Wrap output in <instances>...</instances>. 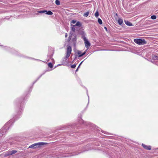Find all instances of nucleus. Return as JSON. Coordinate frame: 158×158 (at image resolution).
<instances>
[{"mask_svg": "<svg viewBox=\"0 0 158 158\" xmlns=\"http://www.w3.org/2000/svg\"><path fill=\"white\" fill-rule=\"evenodd\" d=\"M67 36H68V35H67V34L66 33V34L65 35V37L66 38L67 37Z\"/></svg>", "mask_w": 158, "mask_h": 158, "instance_id": "26", "label": "nucleus"}, {"mask_svg": "<svg viewBox=\"0 0 158 158\" xmlns=\"http://www.w3.org/2000/svg\"><path fill=\"white\" fill-rule=\"evenodd\" d=\"M76 21L75 20H72L71 22V23H72L75 24L76 23Z\"/></svg>", "mask_w": 158, "mask_h": 158, "instance_id": "18", "label": "nucleus"}, {"mask_svg": "<svg viewBox=\"0 0 158 158\" xmlns=\"http://www.w3.org/2000/svg\"><path fill=\"white\" fill-rule=\"evenodd\" d=\"M17 152L16 150H13L11 151H9L7 152L6 155L7 156H9L15 154Z\"/></svg>", "mask_w": 158, "mask_h": 158, "instance_id": "5", "label": "nucleus"}, {"mask_svg": "<svg viewBox=\"0 0 158 158\" xmlns=\"http://www.w3.org/2000/svg\"><path fill=\"white\" fill-rule=\"evenodd\" d=\"M142 146L144 148L147 150H150L151 149V147L150 146H147L144 144H142Z\"/></svg>", "mask_w": 158, "mask_h": 158, "instance_id": "6", "label": "nucleus"}, {"mask_svg": "<svg viewBox=\"0 0 158 158\" xmlns=\"http://www.w3.org/2000/svg\"><path fill=\"white\" fill-rule=\"evenodd\" d=\"M125 24L128 26H131L133 25L131 22L128 21H125Z\"/></svg>", "mask_w": 158, "mask_h": 158, "instance_id": "9", "label": "nucleus"}, {"mask_svg": "<svg viewBox=\"0 0 158 158\" xmlns=\"http://www.w3.org/2000/svg\"><path fill=\"white\" fill-rule=\"evenodd\" d=\"M134 42L139 45H144L147 43V42L144 39H135Z\"/></svg>", "mask_w": 158, "mask_h": 158, "instance_id": "1", "label": "nucleus"}, {"mask_svg": "<svg viewBox=\"0 0 158 158\" xmlns=\"http://www.w3.org/2000/svg\"><path fill=\"white\" fill-rule=\"evenodd\" d=\"M46 12V14L47 15H52L53 14V13L50 11H47Z\"/></svg>", "mask_w": 158, "mask_h": 158, "instance_id": "12", "label": "nucleus"}, {"mask_svg": "<svg viewBox=\"0 0 158 158\" xmlns=\"http://www.w3.org/2000/svg\"><path fill=\"white\" fill-rule=\"evenodd\" d=\"M55 3L57 5H59L60 4V2L58 0H56Z\"/></svg>", "mask_w": 158, "mask_h": 158, "instance_id": "13", "label": "nucleus"}, {"mask_svg": "<svg viewBox=\"0 0 158 158\" xmlns=\"http://www.w3.org/2000/svg\"><path fill=\"white\" fill-rule=\"evenodd\" d=\"M47 144L46 143H44V142H39V143H34V144H33L31 146H30L29 148H35L37 147V146L38 147L40 146L43 145L44 144Z\"/></svg>", "mask_w": 158, "mask_h": 158, "instance_id": "2", "label": "nucleus"}, {"mask_svg": "<svg viewBox=\"0 0 158 158\" xmlns=\"http://www.w3.org/2000/svg\"><path fill=\"white\" fill-rule=\"evenodd\" d=\"M71 51L72 48L71 46H68L67 49L66 54V58H68L69 57L71 53Z\"/></svg>", "mask_w": 158, "mask_h": 158, "instance_id": "4", "label": "nucleus"}, {"mask_svg": "<svg viewBox=\"0 0 158 158\" xmlns=\"http://www.w3.org/2000/svg\"><path fill=\"white\" fill-rule=\"evenodd\" d=\"M99 15V13L98 11H97L95 14V16L97 18Z\"/></svg>", "mask_w": 158, "mask_h": 158, "instance_id": "14", "label": "nucleus"}, {"mask_svg": "<svg viewBox=\"0 0 158 158\" xmlns=\"http://www.w3.org/2000/svg\"><path fill=\"white\" fill-rule=\"evenodd\" d=\"M83 62V61H82V62L80 63V64L79 65V66H78V68H77L78 69V68H79V67H80V66L81 64V63H82V62Z\"/></svg>", "mask_w": 158, "mask_h": 158, "instance_id": "23", "label": "nucleus"}, {"mask_svg": "<svg viewBox=\"0 0 158 158\" xmlns=\"http://www.w3.org/2000/svg\"><path fill=\"white\" fill-rule=\"evenodd\" d=\"M48 66L50 68H52L53 67V65L51 63H49L48 64Z\"/></svg>", "mask_w": 158, "mask_h": 158, "instance_id": "16", "label": "nucleus"}, {"mask_svg": "<svg viewBox=\"0 0 158 158\" xmlns=\"http://www.w3.org/2000/svg\"><path fill=\"white\" fill-rule=\"evenodd\" d=\"M104 29L106 30V31H107V28H106V27H104Z\"/></svg>", "mask_w": 158, "mask_h": 158, "instance_id": "25", "label": "nucleus"}, {"mask_svg": "<svg viewBox=\"0 0 158 158\" xmlns=\"http://www.w3.org/2000/svg\"><path fill=\"white\" fill-rule=\"evenodd\" d=\"M85 54V52H84L81 54V52L80 51H78L77 52V54L79 55V57H81L84 55Z\"/></svg>", "mask_w": 158, "mask_h": 158, "instance_id": "7", "label": "nucleus"}, {"mask_svg": "<svg viewBox=\"0 0 158 158\" xmlns=\"http://www.w3.org/2000/svg\"><path fill=\"white\" fill-rule=\"evenodd\" d=\"M123 20L122 19L119 18L118 20V22L120 25H121L123 23Z\"/></svg>", "mask_w": 158, "mask_h": 158, "instance_id": "10", "label": "nucleus"}, {"mask_svg": "<svg viewBox=\"0 0 158 158\" xmlns=\"http://www.w3.org/2000/svg\"><path fill=\"white\" fill-rule=\"evenodd\" d=\"M83 62V61H82V62L80 63V64L79 65V66H78V68H77L78 69V68H79V67H80V66L81 64V63H82V62Z\"/></svg>", "mask_w": 158, "mask_h": 158, "instance_id": "24", "label": "nucleus"}, {"mask_svg": "<svg viewBox=\"0 0 158 158\" xmlns=\"http://www.w3.org/2000/svg\"><path fill=\"white\" fill-rule=\"evenodd\" d=\"M85 47L88 49L90 46V44L85 36L83 37Z\"/></svg>", "mask_w": 158, "mask_h": 158, "instance_id": "3", "label": "nucleus"}, {"mask_svg": "<svg viewBox=\"0 0 158 158\" xmlns=\"http://www.w3.org/2000/svg\"><path fill=\"white\" fill-rule=\"evenodd\" d=\"M77 70H78V68H77V70H76V71H77Z\"/></svg>", "mask_w": 158, "mask_h": 158, "instance_id": "27", "label": "nucleus"}, {"mask_svg": "<svg viewBox=\"0 0 158 158\" xmlns=\"http://www.w3.org/2000/svg\"><path fill=\"white\" fill-rule=\"evenodd\" d=\"M71 25L73 27H74L75 26H78L79 27H80L81 26V24L79 22H78L76 23V24L75 25H72V24H71Z\"/></svg>", "mask_w": 158, "mask_h": 158, "instance_id": "8", "label": "nucleus"}, {"mask_svg": "<svg viewBox=\"0 0 158 158\" xmlns=\"http://www.w3.org/2000/svg\"><path fill=\"white\" fill-rule=\"evenodd\" d=\"M71 30L73 32H74L75 31V29L74 27H71Z\"/></svg>", "mask_w": 158, "mask_h": 158, "instance_id": "22", "label": "nucleus"}, {"mask_svg": "<svg viewBox=\"0 0 158 158\" xmlns=\"http://www.w3.org/2000/svg\"><path fill=\"white\" fill-rule=\"evenodd\" d=\"M156 16L153 15L151 16V18L152 19H156Z\"/></svg>", "mask_w": 158, "mask_h": 158, "instance_id": "17", "label": "nucleus"}, {"mask_svg": "<svg viewBox=\"0 0 158 158\" xmlns=\"http://www.w3.org/2000/svg\"><path fill=\"white\" fill-rule=\"evenodd\" d=\"M153 58L154 60H158V57L156 56H154Z\"/></svg>", "mask_w": 158, "mask_h": 158, "instance_id": "19", "label": "nucleus"}, {"mask_svg": "<svg viewBox=\"0 0 158 158\" xmlns=\"http://www.w3.org/2000/svg\"><path fill=\"white\" fill-rule=\"evenodd\" d=\"M98 22L100 24H102V21L101 19L99 18L98 19Z\"/></svg>", "mask_w": 158, "mask_h": 158, "instance_id": "15", "label": "nucleus"}, {"mask_svg": "<svg viewBox=\"0 0 158 158\" xmlns=\"http://www.w3.org/2000/svg\"><path fill=\"white\" fill-rule=\"evenodd\" d=\"M47 12V10H43V11H38V12L40 13H44L45 12Z\"/></svg>", "mask_w": 158, "mask_h": 158, "instance_id": "20", "label": "nucleus"}, {"mask_svg": "<svg viewBox=\"0 0 158 158\" xmlns=\"http://www.w3.org/2000/svg\"><path fill=\"white\" fill-rule=\"evenodd\" d=\"M89 14V11H88L84 14L83 16L85 17H87L88 15Z\"/></svg>", "mask_w": 158, "mask_h": 158, "instance_id": "11", "label": "nucleus"}, {"mask_svg": "<svg viewBox=\"0 0 158 158\" xmlns=\"http://www.w3.org/2000/svg\"><path fill=\"white\" fill-rule=\"evenodd\" d=\"M76 66V65L73 64L71 66V67L72 68H75Z\"/></svg>", "mask_w": 158, "mask_h": 158, "instance_id": "21", "label": "nucleus"}]
</instances>
